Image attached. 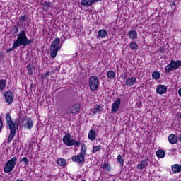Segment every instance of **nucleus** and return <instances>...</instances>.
Wrapping results in <instances>:
<instances>
[{
    "label": "nucleus",
    "instance_id": "15",
    "mask_svg": "<svg viewBox=\"0 0 181 181\" xmlns=\"http://www.w3.org/2000/svg\"><path fill=\"white\" fill-rule=\"evenodd\" d=\"M168 141L170 144H172V145H175V144H177V136L175 134H170L168 136Z\"/></svg>",
    "mask_w": 181,
    "mask_h": 181
},
{
    "label": "nucleus",
    "instance_id": "14",
    "mask_svg": "<svg viewBox=\"0 0 181 181\" xmlns=\"http://www.w3.org/2000/svg\"><path fill=\"white\" fill-rule=\"evenodd\" d=\"M166 91H168V88L165 85H159L156 88L157 94H166Z\"/></svg>",
    "mask_w": 181,
    "mask_h": 181
},
{
    "label": "nucleus",
    "instance_id": "11",
    "mask_svg": "<svg viewBox=\"0 0 181 181\" xmlns=\"http://www.w3.org/2000/svg\"><path fill=\"white\" fill-rule=\"evenodd\" d=\"M100 1L101 0H81V5H82V6H86V8H88L92 5H94L95 2H98Z\"/></svg>",
    "mask_w": 181,
    "mask_h": 181
},
{
    "label": "nucleus",
    "instance_id": "16",
    "mask_svg": "<svg viewBox=\"0 0 181 181\" xmlns=\"http://www.w3.org/2000/svg\"><path fill=\"white\" fill-rule=\"evenodd\" d=\"M26 123L24 124V128H27L28 129H32L33 127V120L30 118H25Z\"/></svg>",
    "mask_w": 181,
    "mask_h": 181
},
{
    "label": "nucleus",
    "instance_id": "13",
    "mask_svg": "<svg viewBox=\"0 0 181 181\" xmlns=\"http://www.w3.org/2000/svg\"><path fill=\"white\" fill-rule=\"evenodd\" d=\"M148 165L149 159H144L137 165V169H139L140 170H144V169H146V167L148 166Z\"/></svg>",
    "mask_w": 181,
    "mask_h": 181
},
{
    "label": "nucleus",
    "instance_id": "9",
    "mask_svg": "<svg viewBox=\"0 0 181 181\" xmlns=\"http://www.w3.org/2000/svg\"><path fill=\"white\" fill-rule=\"evenodd\" d=\"M80 105L78 104H75L71 107H69L67 110H66V112L67 114H69V115L71 114H73V115H76L77 114V112H78V111H80Z\"/></svg>",
    "mask_w": 181,
    "mask_h": 181
},
{
    "label": "nucleus",
    "instance_id": "3",
    "mask_svg": "<svg viewBox=\"0 0 181 181\" xmlns=\"http://www.w3.org/2000/svg\"><path fill=\"white\" fill-rule=\"evenodd\" d=\"M87 153V146L86 144H82L81 152L77 156H72V162H77L78 165L80 166H83L84 165V162H86V153Z\"/></svg>",
    "mask_w": 181,
    "mask_h": 181
},
{
    "label": "nucleus",
    "instance_id": "8",
    "mask_svg": "<svg viewBox=\"0 0 181 181\" xmlns=\"http://www.w3.org/2000/svg\"><path fill=\"white\" fill-rule=\"evenodd\" d=\"M18 162V158L13 157V158L10 159L6 164L4 167V172L5 173H11L13 169H15V166L16 163Z\"/></svg>",
    "mask_w": 181,
    "mask_h": 181
},
{
    "label": "nucleus",
    "instance_id": "19",
    "mask_svg": "<svg viewBox=\"0 0 181 181\" xmlns=\"http://www.w3.org/2000/svg\"><path fill=\"white\" fill-rule=\"evenodd\" d=\"M42 6H44L45 11L49 10L50 6H52V2H50V1L49 0L42 1Z\"/></svg>",
    "mask_w": 181,
    "mask_h": 181
},
{
    "label": "nucleus",
    "instance_id": "26",
    "mask_svg": "<svg viewBox=\"0 0 181 181\" xmlns=\"http://www.w3.org/2000/svg\"><path fill=\"white\" fill-rule=\"evenodd\" d=\"M129 47L132 50H138V44L134 41H132L129 43Z\"/></svg>",
    "mask_w": 181,
    "mask_h": 181
},
{
    "label": "nucleus",
    "instance_id": "39",
    "mask_svg": "<svg viewBox=\"0 0 181 181\" xmlns=\"http://www.w3.org/2000/svg\"><path fill=\"white\" fill-rule=\"evenodd\" d=\"M4 128V122L2 121V119L0 117V131Z\"/></svg>",
    "mask_w": 181,
    "mask_h": 181
},
{
    "label": "nucleus",
    "instance_id": "32",
    "mask_svg": "<svg viewBox=\"0 0 181 181\" xmlns=\"http://www.w3.org/2000/svg\"><path fill=\"white\" fill-rule=\"evenodd\" d=\"M101 149V146H93V150H92V152L93 153H95L97 152H98V151H100Z\"/></svg>",
    "mask_w": 181,
    "mask_h": 181
},
{
    "label": "nucleus",
    "instance_id": "41",
    "mask_svg": "<svg viewBox=\"0 0 181 181\" xmlns=\"http://www.w3.org/2000/svg\"><path fill=\"white\" fill-rule=\"evenodd\" d=\"M136 105V107H138V108H140L141 105V102H138Z\"/></svg>",
    "mask_w": 181,
    "mask_h": 181
},
{
    "label": "nucleus",
    "instance_id": "12",
    "mask_svg": "<svg viewBox=\"0 0 181 181\" xmlns=\"http://www.w3.org/2000/svg\"><path fill=\"white\" fill-rule=\"evenodd\" d=\"M121 105V99L117 98L114 103L112 104V112H117V110H119Z\"/></svg>",
    "mask_w": 181,
    "mask_h": 181
},
{
    "label": "nucleus",
    "instance_id": "27",
    "mask_svg": "<svg viewBox=\"0 0 181 181\" xmlns=\"http://www.w3.org/2000/svg\"><path fill=\"white\" fill-rule=\"evenodd\" d=\"M103 107L101 105H97V107L93 110V114H98V112L100 113L103 111Z\"/></svg>",
    "mask_w": 181,
    "mask_h": 181
},
{
    "label": "nucleus",
    "instance_id": "2",
    "mask_svg": "<svg viewBox=\"0 0 181 181\" xmlns=\"http://www.w3.org/2000/svg\"><path fill=\"white\" fill-rule=\"evenodd\" d=\"M14 43L18 47H19V46H23V49H25L26 46H30V45L33 43V40L28 39V36H26V31L21 30L18 33L17 39Z\"/></svg>",
    "mask_w": 181,
    "mask_h": 181
},
{
    "label": "nucleus",
    "instance_id": "25",
    "mask_svg": "<svg viewBox=\"0 0 181 181\" xmlns=\"http://www.w3.org/2000/svg\"><path fill=\"white\" fill-rule=\"evenodd\" d=\"M107 77L108 78H110V80H114V78L116 77L115 72H114L113 71H107Z\"/></svg>",
    "mask_w": 181,
    "mask_h": 181
},
{
    "label": "nucleus",
    "instance_id": "40",
    "mask_svg": "<svg viewBox=\"0 0 181 181\" xmlns=\"http://www.w3.org/2000/svg\"><path fill=\"white\" fill-rule=\"evenodd\" d=\"M120 77H121V78H122V80H125V79L127 78V75L124 74H122L120 75Z\"/></svg>",
    "mask_w": 181,
    "mask_h": 181
},
{
    "label": "nucleus",
    "instance_id": "43",
    "mask_svg": "<svg viewBox=\"0 0 181 181\" xmlns=\"http://www.w3.org/2000/svg\"><path fill=\"white\" fill-rule=\"evenodd\" d=\"M172 5H175V1H172Z\"/></svg>",
    "mask_w": 181,
    "mask_h": 181
},
{
    "label": "nucleus",
    "instance_id": "17",
    "mask_svg": "<svg viewBox=\"0 0 181 181\" xmlns=\"http://www.w3.org/2000/svg\"><path fill=\"white\" fill-rule=\"evenodd\" d=\"M173 173H180L181 172V165L179 164H174L171 167Z\"/></svg>",
    "mask_w": 181,
    "mask_h": 181
},
{
    "label": "nucleus",
    "instance_id": "28",
    "mask_svg": "<svg viewBox=\"0 0 181 181\" xmlns=\"http://www.w3.org/2000/svg\"><path fill=\"white\" fill-rule=\"evenodd\" d=\"M27 69L28 70V75L32 76L33 74V71H35V68L32 66V64L27 65Z\"/></svg>",
    "mask_w": 181,
    "mask_h": 181
},
{
    "label": "nucleus",
    "instance_id": "10",
    "mask_svg": "<svg viewBox=\"0 0 181 181\" xmlns=\"http://www.w3.org/2000/svg\"><path fill=\"white\" fill-rule=\"evenodd\" d=\"M4 97L8 104H12L13 103V93L11 90H7L4 93Z\"/></svg>",
    "mask_w": 181,
    "mask_h": 181
},
{
    "label": "nucleus",
    "instance_id": "23",
    "mask_svg": "<svg viewBox=\"0 0 181 181\" xmlns=\"http://www.w3.org/2000/svg\"><path fill=\"white\" fill-rule=\"evenodd\" d=\"M107 35H108V33H107V30H104V29H102V30H100L98 32V37H105V36H107Z\"/></svg>",
    "mask_w": 181,
    "mask_h": 181
},
{
    "label": "nucleus",
    "instance_id": "30",
    "mask_svg": "<svg viewBox=\"0 0 181 181\" xmlns=\"http://www.w3.org/2000/svg\"><path fill=\"white\" fill-rule=\"evenodd\" d=\"M6 87V80L0 79V90H4Z\"/></svg>",
    "mask_w": 181,
    "mask_h": 181
},
{
    "label": "nucleus",
    "instance_id": "35",
    "mask_svg": "<svg viewBox=\"0 0 181 181\" xmlns=\"http://www.w3.org/2000/svg\"><path fill=\"white\" fill-rule=\"evenodd\" d=\"M12 32H13V35H16L19 32V27L18 25H13Z\"/></svg>",
    "mask_w": 181,
    "mask_h": 181
},
{
    "label": "nucleus",
    "instance_id": "44",
    "mask_svg": "<svg viewBox=\"0 0 181 181\" xmlns=\"http://www.w3.org/2000/svg\"><path fill=\"white\" fill-rule=\"evenodd\" d=\"M179 118H180V119H181V114L179 115Z\"/></svg>",
    "mask_w": 181,
    "mask_h": 181
},
{
    "label": "nucleus",
    "instance_id": "24",
    "mask_svg": "<svg viewBox=\"0 0 181 181\" xmlns=\"http://www.w3.org/2000/svg\"><path fill=\"white\" fill-rule=\"evenodd\" d=\"M96 138L95 131L90 129L88 133V139L90 141H94Z\"/></svg>",
    "mask_w": 181,
    "mask_h": 181
},
{
    "label": "nucleus",
    "instance_id": "29",
    "mask_svg": "<svg viewBox=\"0 0 181 181\" xmlns=\"http://www.w3.org/2000/svg\"><path fill=\"white\" fill-rule=\"evenodd\" d=\"M152 77L154 80H159L160 78V73L159 71H154L152 74Z\"/></svg>",
    "mask_w": 181,
    "mask_h": 181
},
{
    "label": "nucleus",
    "instance_id": "6",
    "mask_svg": "<svg viewBox=\"0 0 181 181\" xmlns=\"http://www.w3.org/2000/svg\"><path fill=\"white\" fill-rule=\"evenodd\" d=\"M179 67H181V61L180 60L175 61L172 59L170 64L165 67V71L166 73H170V71L177 70Z\"/></svg>",
    "mask_w": 181,
    "mask_h": 181
},
{
    "label": "nucleus",
    "instance_id": "4",
    "mask_svg": "<svg viewBox=\"0 0 181 181\" xmlns=\"http://www.w3.org/2000/svg\"><path fill=\"white\" fill-rule=\"evenodd\" d=\"M62 49L60 45V38H56L53 40L50 46V56L54 59L57 56V52Z\"/></svg>",
    "mask_w": 181,
    "mask_h": 181
},
{
    "label": "nucleus",
    "instance_id": "1",
    "mask_svg": "<svg viewBox=\"0 0 181 181\" xmlns=\"http://www.w3.org/2000/svg\"><path fill=\"white\" fill-rule=\"evenodd\" d=\"M6 124L10 129V134L7 142H12V140L15 138V135H16V130L19 128V124L18 122H13V121H12V118L9 113L6 114Z\"/></svg>",
    "mask_w": 181,
    "mask_h": 181
},
{
    "label": "nucleus",
    "instance_id": "5",
    "mask_svg": "<svg viewBox=\"0 0 181 181\" xmlns=\"http://www.w3.org/2000/svg\"><path fill=\"white\" fill-rule=\"evenodd\" d=\"M62 141L66 146H73L74 145H75V146H80V145H81V142L71 139L70 133L65 134Z\"/></svg>",
    "mask_w": 181,
    "mask_h": 181
},
{
    "label": "nucleus",
    "instance_id": "21",
    "mask_svg": "<svg viewBox=\"0 0 181 181\" xmlns=\"http://www.w3.org/2000/svg\"><path fill=\"white\" fill-rule=\"evenodd\" d=\"M127 36H129L130 39H136V37H138V33H136V30H130L127 33Z\"/></svg>",
    "mask_w": 181,
    "mask_h": 181
},
{
    "label": "nucleus",
    "instance_id": "36",
    "mask_svg": "<svg viewBox=\"0 0 181 181\" xmlns=\"http://www.w3.org/2000/svg\"><path fill=\"white\" fill-rule=\"evenodd\" d=\"M18 47L16 46V43L13 42V47H12L11 48H10V49H8L6 50V52H7V53H9V52H12L13 50H15V49H18Z\"/></svg>",
    "mask_w": 181,
    "mask_h": 181
},
{
    "label": "nucleus",
    "instance_id": "20",
    "mask_svg": "<svg viewBox=\"0 0 181 181\" xmlns=\"http://www.w3.org/2000/svg\"><path fill=\"white\" fill-rule=\"evenodd\" d=\"M57 163L59 165V166H62V168H64V166H66L67 165V162L64 158H58L57 160Z\"/></svg>",
    "mask_w": 181,
    "mask_h": 181
},
{
    "label": "nucleus",
    "instance_id": "37",
    "mask_svg": "<svg viewBox=\"0 0 181 181\" xmlns=\"http://www.w3.org/2000/svg\"><path fill=\"white\" fill-rule=\"evenodd\" d=\"M21 162H24L25 163V165H29V159H28L27 157H23Z\"/></svg>",
    "mask_w": 181,
    "mask_h": 181
},
{
    "label": "nucleus",
    "instance_id": "33",
    "mask_svg": "<svg viewBox=\"0 0 181 181\" xmlns=\"http://www.w3.org/2000/svg\"><path fill=\"white\" fill-rule=\"evenodd\" d=\"M27 20H28V16H26V14L21 16L20 17V23H23Z\"/></svg>",
    "mask_w": 181,
    "mask_h": 181
},
{
    "label": "nucleus",
    "instance_id": "18",
    "mask_svg": "<svg viewBox=\"0 0 181 181\" xmlns=\"http://www.w3.org/2000/svg\"><path fill=\"white\" fill-rule=\"evenodd\" d=\"M136 83V78L135 77H131L128 79H127L125 84L126 86H129V87H131V86H134Z\"/></svg>",
    "mask_w": 181,
    "mask_h": 181
},
{
    "label": "nucleus",
    "instance_id": "31",
    "mask_svg": "<svg viewBox=\"0 0 181 181\" xmlns=\"http://www.w3.org/2000/svg\"><path fill=\"white\" fill-rule=\"evenodd\" d=\"M117 162H119L120 166H124V159H122V156H121V154L117 156Z\"/></svg>",
    "mask_w": 181,
    "mask_h": 181
},
{
    "label": "nucleus",
    "instance_id": "7",
    "mask_svg": "<svg viewBox=\"0 0 181 181\" xmlns=\"http://www.w3.org/2000/svg\"><path fill=\"white\" fill-rule=\"evenodd\" d=\"M88 84L90 90L91 91H95L100 87V79L96 76H91L89 79Z\"/></svg>",
    "mask_w": 181,
    "mask_h": 181
},
{
    "label": "nucleus",
    "instance_id": "45",
    "mask_svg": "<svg viewBox=\"0 0 181 181\" xmlns=\"http://www.w3.org/2000/svg\"><path fill=\"white\" fill-rule=\"evenodd\" d=\"M82 181H86V180H82Z\"/></svg>",
    "mask_w": 181,
    "mask_h": 181
},
{
    "label": "nucleus",
    "instance_id": "42",
    "mask_svg": "<svg viewBox=\"0 0 181 181\" xmlns=\"http://www.w3.org/2000/svg\"><path fill=\"white\" fill-rule=\"evenodd\" d=\"M178 95L181 97V88L178 90Z\"/></svg>",
    "mask_w": 181,
    "mask_h": 181
},
{
    "label": "nucleus",
    "instance_id": "38",
    "mask_svg": "<svg viewBox=\"0 0 181 181\" xmlns=\"http://www.w3.org/2000/svg\"><path fill=\"white\" fill-rule=\"evenodd\" d=\"M49 76H50V72H47L41 77V78L42 80H46Z\"/></svg>",
    "mask_w": 181,
    "mask_h": 181
},
{
    "label": "nucleus",
    "instance_id": "34",
    "mask_svg": "<svg viewBox=\"0 0 181 181\" xmlns=\"http://www.w3.org/2000/svg\"><path fill=\"white\" fill-rule=\"evenodd\" d=\"M103 168L107 172H110V170H111V165H110V164L108 163L104 164Z\"/></svg>",
    "mask_w": 181,
    "mask_h": 181
},
{
    "label": "nucleus",
    "instance_id": "22",
    "mask_svg": "<svg viewBox=\"0 0 181 181\" xmlns=\"http://www.w3.org/2000/svg\"><path fill=\"white\" fill-rule=\"evenodd\" d=\"M157 158L162 159V158H165L166 156V153L163 150H158L156 153Z\"/></svg>",
    "mask_w": 181,
    "mask_h": 181
}]
</instances>
